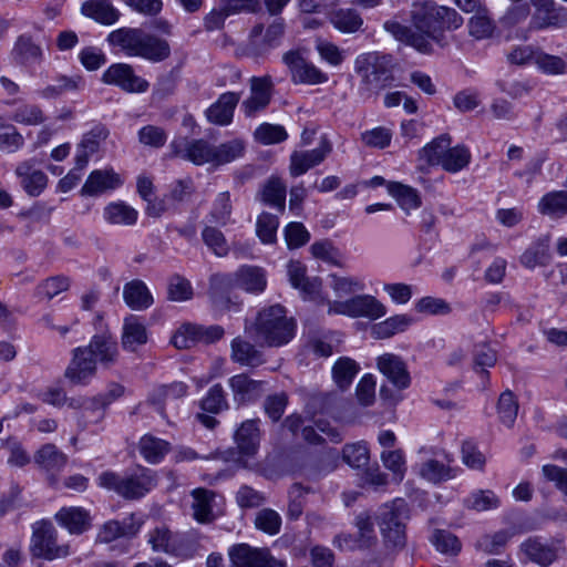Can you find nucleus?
I'll return each instance as SVG.
<instances>
[{
  "label": "nucleus",
  "mask_w": 567,
  "mask_h": 567,
  "mask_svg": "<svg viewBox=\"0 0 567 567\" xmlns=\"http://www.w3.org/2000/svg\"><path fill=\"white\" fill-rule=\"evenodd\" d=\"M231 210L230 194L228 192L219 193L207 216L208 223L217 226H226L230 220Z\"/></svg>",
  "instance_id": "49"
},
{
  "label": "nucleus",
  "mask_w": 567,
  "mask_h": 567,
  "mask_svg": "<svg viewBox=\"0 0 567 567\" xmlns=\"http://www.w3.org/2000/svg\"><path fill=\"white\" fill-rule=\"evenodd\" d=\"M109 136V130L103 125L94 126L90 132L85 133L78 145L75 157L84 159L89 164L90 157L95 154L101 144Z\"/></svg>",
  "instance_id": "36"
},
{
  "label": "nucleus",
  "mask_w": 567,
  "mask_h": 567,
  "mask_svg": "<svg viewBox=\"0 0 567 567\" xmlns=\"http://www.w3.org/2000/svg\"><path fill=\"white\" fill-rule=\"evenodd\" d=\"M278 226V217L264 212L257 219L256 231L262 243L272 244L276 240Z\"/></svg>",
  "instance_id": "63"
},
{
  "label": "nucleus",
  "mask_w": 567,
  "mask_h": 567,
  "mask_svg": "<svg viewBox=\"0 0 567 567\" xmlns=\"http://www.w3.org/2000/svg\"><path fill=\"white\" fill-rule=\"evenodd\" d=\"M497 413L504 425L512 426L514 424L518 413V402L512 391L506 390L499 395Z\"/></svg>",
  "instance_id": "57"
},
{
  "label": "nucleus",
  "mask_w": 567,
  "mask_h": 567,
  "mask_svg": "<svg viewBox=\"0 0 567 567\" xmlns=\"http://www.w3.org/2000/svg\"><path fill=\"white\" fill-rule=\"evenodd\" d=\"M148 543L156 553L187 557L194 551V544L187 535L173 533L165 525L157 526L150 532Z\"/></svg>",
  "instance_id": "10"
},
{
  "label": "nucleus",
  "mask_w": 567,
  "mask_h": 567,
  "mask_svg": "<svg viewBox=\"0 0 567 567\" xmlns=\"http://www.w3.org/2000/svg\"><path fill=\"white\" fill-rule=\"evenodd\" d=\"M539 212L542 214H566L567 213V192H551L543 196L539 202Z\"/></svg>",
  "instance_id": "61"
},
{
  "label": "nucleus",
  "mask_w": 567,
  "mask_h": 567,
  "mask_svg": "<svg viewBox=\"0 0 567 567\" xmlns=\"http://www.w3.org/2000/svg\"><path fill=\"white\" fill-rule=\"evenodd\" d=\"M12 62L17 65L29 66L43 61V50L30 34H20L10 52Z\"/></svg>",
  "instance_id": "23"
},
{
  "label": "nucleus",
  "mask_w": 567,
  "mask_h": 567,
  "mask_svg": "<svg viewBox=\"0 0 567 567\" xmlns=\"http://www.w3.org/2000/svg\"><path fill=\"white\" fill-rule=\"evenodd\" d=\"M413 320L408 315H396L373 326L372 333L378 339H386L405 331Z\"/></svg>",
  "instance_id": "46"
},
{
  "label": "nucleus",
  "mask_w": 567,
  "mask_h": 567,
  "mask_svg": "<svg viewBox=\"0 0 567 567\" xmlns=\"http://www.w3.org/2000/svg\"><path fill=\"white\" fill-rule=\"evenodd\" d=\"M102 81L109 85H115L127 93L146 92L148 82L136 75L132 65L126 63H114L110 65L102 75Z\"/></svg>",
  "instance_id": "14"
},
{
  "label": "nucleus",
  "mask_w": 567,
  "mask_h": 567,
  "mask_svg": "<svg viewBox=\"0 0 567 567\" xmlns=\"http://www.w3.org/2000/svg\"><path fill=\"white\" fill-rule=\"evenodd\" d=\"M239 100L240 94L236 92L220 94L218 100L207 109V120L220 126L230 124Z\"/></svg>",
  "instance_id": "27"
},
{
  "label": "nucleus",
  "mask_w": 567,
  "mask_h": 567,
  "mask_svg": "<svg viewBox=\"0 0 567 567\" xmlns=\"http://www.w3.org/2000/svg\"><path fill=\"white\" fill-rule=\"evenodd\" d=\"M128 520L130 522L124 520L123 523L117 520L106 522L100 529L96 542L107 544L123 536H134L138 527L134 525L132 518Z\"/></svg>",
  "instance_id": "44"
},
{
  "label": "nucleus",
  "mask_w": 567,
  "mask_h": 567,
  "mask_svg": "<svg viewBox=\"0 0 567 567\" xmlns=\"http://www.w3.org/2000/svg\"><path fill=\"white\" fill-rule=\"evenodd\" d=\"M287 272L291 286L299 289L306 299H316L321 289V279L318 277H308L306 266L300 261L291 260L287 265Z\"/></svg>",
  "instance_id": "24"
},
{
  "label": "nucleus",
  "mask_w": 567,
  "mask_h": 567,
  "mask_svg": "<svg viewBox=\"0 0 567 567\" xmlns=\"http://www.w3.org/2000/svg\"><path fill=\"white\" fill-rule=\"evenodd\" d=\"M440 10L434 2L426 1L414 4L411 12L412 23L416 31L395 20L385 21L383 28L395 40L414 48L421 53L432 52V41L441 43Z\"/></svg>",
  "instance_id": "1"
},
{
  "label": "nucleus",
  "mask_w": 567,
  "mask_h": 567,
  "mask_svg": "<svg viewBox=\"0 0 567 567\" xmlns=\"http://www.w3.org/2000/svg\"><path fill=\"white\" fill-rule=\"evenodd\" d=\"M354 70L369 90H381L392 81V58L379 52L364 53L355 59Z\"/></svg>",
  "instance_id": "7"
},
{
  "label": "nucleus",
  "mask_w": 567,
  "mask_h": 567,
  "mask_svg": "<svg viewBox=\"0 0 567 567\" xmlns=\"http://www.w3.org/2000/svg\"><path fill=\"white\" fill-rule=\"evenodd\" d=\"M54 518L72 535H81L91 527L90 513L83 507H62Z\"/></svg>",
  "instance_id": "29"
},
{
  "label": "nucleus",
  "mask_w": 567,
  "mask_h": 567,
  "mask_svg": "<svg viewBox=\"0 0 567 567\" xmlns=\"http://www.w3.org/2000/svg\"><path fill=\"white\" fill-rule=\"evenodd\" d=\"M550 259L549 237L543 236L532 243V245L522 254L519 260L525 268L534 269L538 266H547Z\"/></svg>",
  "instance_id": "34"
},
{
  "label": "nucleus",
  "mask_w": 567,
  "mask_h": 567,
  "mask_svg": "<svg viewBox=\"0 0 567 567\" xmlns=\"http://www.w3.org/2000/svg\"><path fill=\"white\" fill-rule=\"evenodd\" d=\"M471 161V153L465 146L457 145L449 147V152L441 164V166L451 173H456L468 165Z\"/></svg>",
  "instance_id": "60"
},
{
  "label": "nucleus",
  "mask_w": 567,
  "mask_h": 567,
  "mask_svg": "<svg viewBox=\"0 0 567 567\" xmlns=\"http://www.w3.org/2000/svg\"><path fill=\"white\" fill-rule=\"evenodd\" d=\"M255 526L268 535H277L280 532L281 517L276 511L264 508L256 514Z\"/></svg>",
  "instance_id": "64"
},
{
  "label": "nucleus",
  "mask_w": 567,
  "mask_h": 567,
  "mask_svg": "<svg viewBox=\"0 0 567 567\" xmlns=\"http://www.w3.org/2000/svg\"><path fill=\"white\" fill-rule=\"evenodd\" d=\"M193 497V517L200 524H208L215 519L213 512L216 493L212 489L197 487L190 493Z\"/></svg>",
  "instance_id": "31"
},
{
  "label": "nucleus",
  "mask_w": 567,
  "mask_h": 567,
  "mask_svg": "<svg viewBox=\"0 0 567 567\" xmlns=\"http://www.w3.org/2000/svg\"><path fill=\"white\" fill-rule=\"evenodd\" d=\"M408 519V505L402 498H396L381 508L378 525L388 555L395 556L405 548Z\"/></svg>",
  "instance_id": "6"
},
{
  "label": "nucleus",
  "mask_w": 567,
  "mask_h": 567,
  "mask_svg": "<svg viewBox=\"0 0 567 567\" xmlns=\"http://www.w3.org/2000/svg\"><path fill=\"white\" fill-rule=\"evenodd\" d=\"M172 156L188 161L195 165L213 164L215 146L204 138H176L169 144Z\"/></svg>",
  "instance_id": "12"
},
{
  "label": "nucleus",
  "mask_w": 567,
  "mask_h": 567,
  "mask_svg": "<svg viewBox=\"0 0 567 567\" xmlns=\"http://www.w3.org/2000/svg\"><path fill=\"white\" fill-rule=\"evenodd\" d=\"M124 394V386L120 383L112 382L107 385L106 391L94 396L90 404L86 405L85 412L94 414V422H99L104 417L105 409L115 400Z\"/></svg>",
  "instance_id": "38"
},
{
  "label": "nucleus",
  "mask_w": 567,
  "mask_h": 567,
  "mask_svg": "<svg viewBox=\"0 0 567 567\" xmlns=\"http://www.w3.org/2000/svg\"><path fill=\"white\" fill-rule=\"evenodd\" d=\"M148 336L145 324L136 316H128L124 319L122 330V347L126 351L134 352L140 346L147 342Z\"/></svg>",
  "instance_id": "32"
},
{
  "label": "nucleus",
  "mask_w": 567,
  "mask_h": 567,
  "mask_svg": "<svg viewBox=\"0 0 567 567\" xmlns=\"http://www.w3.org/2000/svg\"><path fill=\"white\" fill-rule=\"evenodd\" d=\"M331 151L332 146L330 142L322 140L317 148L305 152H292L289 165L290 175L298 177L306 174L310 168L322 163Z\"/></svg>",
  "instance_id": "18"
},
{
  "label": "nucleus",
  "mask_w": 567,
  "mask_h": 567,
  "mask_svg": "<svg viewBox=\"0 0 567 567\" xmlns=\"http://www.w3.org/2000/svg\"><path fill=\"white\" fill-rule=\"evenodd\" d=\"M451 142L450 135H440L420 151V159L427 165H441L446 152H449Z\"/></svg>",
  "instance_id": "45"
},
{
  "label": "nucleus",
  "mask_w": 567,
  "mask_h": 567,
  "mask_svg": "<svg viewBox=\"0 0 567 567\" xmlns=\"http://www.w3.org/2000/svg\"><path fill=\"white\" fill-rule=\"evenodd\" d=\"M84 348L96 360V363L104 368H110L117 361V342L109 332L93 336Z\"/></svg>",
  "instance_id": "22"
},
{
  "label": "nucleus",
  "mask_w": 567,
  "mask_h": 567,
  "mask_svg": "<svg viewBox=\"0 0 567 567\" xmlns=\"http://www.w3.org/2000/svg\"><path fill=\"white\" fill-rule=\"evenodd\" d=\"M534 12L529 21L530 30L561 28L567 24V9L554 0H530Z\"/></svg>",
  "instance_id": "13"
},
{
  "label": "nucleus",
  "mask_w": 567,
  "mask_h": 567,
  "mask_svg": "<svg viewBox=\"0 0 567 567\" xmlns=\"http://www.w3.org/2000/svg\"><path fill=\"white\" fill-rule=\"evenodd\" d=\"M296 320L287 316L280 305L262 308L255 321L246 326V332L259 346L281 347L289 343L296 334Z\"/></svg>",
  "instance_id": "3"
},
{
  "label": "nucleus",
  "mask_w": 567,
  "mask_h": 567,
  "mask_svg": "<svg viewBox=\"0 0 567 567\" xmlns=\"http://www.w3.org/2000/svg\"><path fill=\"white\" fill-rule=\"evenodd\" d=\"M389 193L406 213L421 206V198L417 190L410 186L394 182L389 185Z\"/></svg>",
  "instance_id": "48"
},
{
  "label": "nucleus",
  "mask_w": 567,
  "mask_h": 567,
  "mask_svg": "<svg viewBox=\"0 0 567 567\" xmlns=\"http://www.w3.org/2000/svg\"><path fill=\"white\" fill-rule=\"evenodd\" d=\"M97 485L124 499L135 501L144 497L157 485V475L155 471L144 466H137L124 474L105 471L97 476Z\"/></svg>",
  "instance_id": "5"
},
{
  "label": "nucleus",
  "mask_w": 567,
  "mask_h": 567,
  "mask_svg": "<svg viewBox=\"0 0 567 567\" xmlns=\"http://www.w3.org/2000/svg\"><path fill=\"white\" fill-rule=\"evenodd\" d=\"M200 409L204 412L218 414L228 409L225 391L220 384L213 385L207 394L200 400Z\"/></svg>",
  "instance_id": "56"
},
{
  "label": "nucleus",
  "mask_w": 567,
  "mask_h": 567,
  "mask_svg": "<svg viewBox=\"0 0 567 567\" xmlns=\"http://www.w3.org/2000/svg\"><path fill=\"white\" fill-rule=\"evenodd\" d=\"M354 525L358 528V548L368 549L377 543L374 523L368 512L357 515Z\"/></svg>",
  "instance_id": "51"
},
{
  "label": "nucleus",
  "mask_w": 567,
  "mask_h": 567,
  "mask_svg": "<svg viewBox=\"0 0 567 567\" xmlns=\"http://www.w3.org/2000/svg\"><path fill=\"white\" fill-rule=\"evenodd\" d=\"M378 369L398 389L404 390L411 383L404 361L396 354L384 353L378 358Z\"/></svg>",
  "instance_id": "21"
},
{
  "label": "nucleus",
  "mask_w": 567,
  "mask_h": 567,
  "mask_svg": "<svg viewBox=\"0 0 567 567\" xmlns=\"http://www.w3.org/2000/svg\"><path fill=\"white\" fill-rule=\"evenodd\" d=\"M265 381L254 380L246 373L236 374L228 380L234 401L238 404L258 400L265 391Z\"/></svg>",
  "instance_id": "20"
},
{
  "label": "nucleus",
  "mask_w": 567,
  "mask_h": 567,
  "mask_svg": "<svg viewBox=\"0 0 567 567\" xmlns=\"http://www.w3.org/2000/svg\"><path fill=\"white\" fill-rule=\"evenodd\" d=\"M420 475L434 484L447 481L454 476L453 470L437 460H427L422 463Z\"/></svg>",
  "instance_id": "58"
},
{
  "label": "nucleus",
  "mask_w": 567,
  "mask_h": 567,
  "mask_svg": "<svg viewBox=\"0 0 567 567\" xmlns=\"http://www.w3.org/2000/svg\"><path fill=\"white\" fill-rule=\"evenodd\" d=\"M329 315H343L351 318L377 320L386 313V309L371 295H358L344 301H328Z\"/></svg>",
  "instance_id": "9"
},
{
  "label": "nucleus",
  "mask_w": 567,
  "mask_h": 567,
  "mask_svg": "<svg viewBox=\"0 0 567 567\" xmlns=\"http://www.w3.org/2000/svg\"><path fill=\"white\" fill-rule=\"evenodd\" d=\"M267 286L266 272L257 266H241L235 272L216 274L210 278V298L214 306L221 310H230L236 306L227 296L238 288L249 293H259Z\"/></svg>",
  "instance_id": "2"
},
{
  "label": "nucleus",
  "mask_w": 567,
  "mask_h": 567,
  "mask_svg": "<svg viewBox=\"0 0 567 567\" xmlns=\"http://www.w3.org/2000/svg\"><path fill=\"white\" fill-rule=\"evenodd\" d=\"M10 118L23 125H39L44 122L42 110L35 104L22 103L18 105Z\"/></svg>",
  "instance_id": "59"
},
{
  "label": "nucleus",
  "mask_w": 567,
  "mask_h": 567,
  "mask_svg": "<svg viewBox=\"0 0 567 567\" xmlns=\"http://www.w3.org/2000/svg\"><path fill=\"white\" fill-rule=\"evenodd\" d=\"M244 152L245 143L239 138L221 143L220 145L215 146L214 165L219 166L230 163L241 157Z\"/></svg>",
  "instance_id": "53"
},
{
  "label": "nucleus",
  "mask_w": 567,
  "mask_h": 567,
  "mask_svg": "<svg viewBox=\"0 0 567 567\" xmlns=\"http://www.w3.org/2000/svg\"><path fill=\"white\" fill-rule=\"evenodd\" d=\"M70 287V279L66 276L59 275L47 278L38 285L35 293L39 297L51 300L59 293L66 291Z\"/></svg>",
  "instance_id": "62"
},
{
  "label": "nucleus",
  "mask_w": 567,
  "mask_h": 567,
  "mask_svg": "<svg viewBox=\"0 0 567 567\" xmlns=\"http://www.w3.org/2000/svg\"><path fill=\"white\" fill-rule=\"evenodd\" d=\"M286 184L276 176H271L260 190V198L264 204L278 209L280 213L286 207Z\"/></svg>",
  "instance_id": "39"
},
{
  "label": "nucleus",
  "mask_w": 567,
  "mask_h": 567,
  "mask_svg": "<svg viewBox=\"0 0 567 567\" xmlns=\"http://www.w3.org/2000/svg\"><path fill=\"white\" fill-rule=\"evenodd\" d=\"M511 537L512 534L507 530L485 534L476 540L475 548L487 555H498L503 551Z\"/></svg>",
  "instance_id": "50"
},
{
  "label": "nucleus",
  "mask_w": 567,
  "mask_h": 567,
  "mask_svg": "<svg viewBox=\"0 0 567 567\" xmlns=\"http://www.w3.org/2000/svg\"><path fill=\"white\" fill-rule=\"evenodd\" d=\"M103 216L112 225L132 226L137 221L138 213L124 202H114L105 206Z\"/></svg>",
  "instance_id": "41"
},
{
  "label": "nucleus",
  "mask_w": 567,
  "mask_h": 567,
  "mask_svg": "<svg viewBox=\"0 0 567 567\" xmlns=\"http://www.w3.org/2000/svg\"><path fill=\"white\" fill-rule=\"evenodd\" d=\"M230 359L243 367L258 368L266 362L264 352L256 344L236 337L230 343Z\"/></svg>",
  "instance_id": "26"
},
{
  "label": "nucleus",
  "mask_w": 567,
  "mask_h": 567,
  "mask_svg": "<svg viewBox=\"0 0 567 567\" xmlns=\"http://www.w3.org/2000/svg\"><path fill=\"white\" fill-rule=\"evenodd\" d=\"M229 567H286L281 560L270 555L267 548L251 547L248 544H237L229 549Z\"/></svg>",
  "instance_id": "11"
},
{
  "label": "nucleus",
  "mask_w": 567,
  "mask_h": 567,
  "mask_svg": "<svg viewBox=\"0 0 567 567\" xmlns=\"http://www.w3.org/2000/svg\"><path fill=\"white\" fill-rule=\"evenodd\" d=\"M495 29L496 23L487 8L474 12V16L468 20V32L476 40L491 38Z\"/></svg>",
  "instance_id": "43"
},
{
  "label": "nucleus",
  "mask_w": 567,
  "mask_h": 567,
  "mask_svg": "<svg viewBox=\"0 0 567 567\" xmlns=\"http://www.w3.org/2000/svg\"><path fill=\"white\" fill-rule=\"evenodd\" d=\"M258 424V419L246 420L235 432V442L241 454L252 456L257 453L260 443Z\"/></svg>",
  "instance_id": "30"
},
{
  "label": "nucleus",
  "mask_w": 567,
  "mask_h": 567,
  "mask_svg": "<svg viewBox=\"0 0 567 567\" xmlns=\"http://www.w3.org/2000/svg\"><path fill=\"white\" fill-rule=\"evenodd\" d=\"M24 145V138L17 127L0 117V151L14 153Z\"/></svg>",
  "instance_id": "54"
},
{
  "label": "nucleus",
  "mask_w": 567,
  "mask_h": 567,
  "mask_svg": "<svg viewBox=\"0 0 567 567\" xmlns=\"http://www.w3.org/2000/svg\"><path fill=\"white\" fill-rule=\"evenodd\" d=\"M272 81L271 78L252 76L250 79V96L241 103V110L247 117H252L256 113L265 110L271 100Z\"/></svg>",
  "instance_id": "17"
},
{
  "label": "nucleus",
  "mask_w": 567,
  "mask_h": 567,
  "mask_svg": "<svg viewBox=\"0 0 567 567\" xmlns=\"http://www.w3.org/2000/svg\"><path fill=\"white\" fill-rule=\"evenodd\" d=\"M81 10L84 16L106 25L115 23L121 16L112 4L99 0L85 1Z\"/></svg>",
  "instance_id": "40"
},
{
  "label": "nucleus",
  "mask_w": 567,
  "mask_h": 567,
  "mask_svg": "<svg viewBox=\"0 0 567 567\" xmlns=\"http://www.w3.org/2000/svg\"><path fill=\"white\" fill-rule=\"evenodd\" d=\"M437 551L444 555L456 556L462 550L461 540L451 532L435 529L430 538Z\"/></svg>",
  "instance_id": "52"
},
{
  "label": "nucleus",
  "mask_w": 567,
  "mask_h": 567,
  "mask_svg": "<svg viewBox=\"0 0 567 567\" xmlns=\"http://www.w3.org/2000/svg\"><path fill=\"white\" fill-rule=\"evenodd\" d=\"M34 463L49 475L51 484L56 481L55 475L64 468L68 456L54 444H44L34 454Z\"/></svg>",
  "instance_id": "25"
},
{
  "label": "nucleus",
  "mask_w": 567,
  "mask_h": 567,
  "mask_svg": "<svg viewBox=\"0 0 567 567\" xmlns=\"http://www.w3.org/2000/svg\"><path fill=\"white\" fill-rule=\"evenodd\" d=\"M16 174L20 178L22 188L30 196H39L47 187V175L35 168L32 161L20 163L16 168Z\"/></svg>",
  "instance_id": "28"
},
{
  "label": "nucleus",
  "mask_w": 567,
  "mask_h": 567,
  "mask_svg": "<svg viewBox=\"0 0 567 567\" xmlns=\"http://www.w3.org/2000/svg\"><path fill=\"white\" fill-rule=\"evenodd\" d=\"M112 47L120 48L127 56H137L152 63L165 61L171 55L169 43L141 28H120L107 35Z\"/></svg>",
  "instance_id": "4"
},
{
  "label": "nucleus",
  "mask_w": 567,
  "mask_h": 567,
  "mask_svg": "<svg viewBox=\"0 0 567 567\" xmlns=\"http://www.w3.org/2000/svg\"><path fill=\"white\" fill-rule=\"evenodd\" d=\"M97 363L84 347L72 351V359L64 371V377L73 384L86 385L96 375Z\"/></svg>",
  "instance_id": "15"
},
{
  "label": "nucleus",
  "mask_w": 567,
  "mask_h": 567,
  "mask_svg": "<svg viewBox=\"0 0 567 567\" xmlns=\"http://www.w3.org/2000/svg\"><path fill=\"white\" fill-rule=\"evenodd\" d=\"M284 63L291 72V80L295 83L321 84L328 81V75L321 72L317 66L308 63L299 51H288L282 56Z\"/></svg>",
  "instance_id": "16"
},
{
  "label": "nucleus",
  "mask_w": 567,
  "mask_h": 567,
  "mask_svg": "<svg viewBox=\"0 0 567 567\" xmlns=\"http://www.w3.org/2000/svg\"><path fill=\"white\" fill-rule=\"evenodd\" d=\"M138 450L143 458L150 464L159 463L171 450V444L152 434H145L138 442Z\"/></svg>",
  "instance_id": "37"
},
{
  "label": "nucleus",
  "mask_w": 567,
  "mask_h": 567,
  "mask_svg": "<svg viewBox=\"0 0 567 567\" xmlns=\"http://www.w3.org/2000/svg\"><path fill=\"white\" fill-rule=\"evenodd\" d=\"M55 84H50L40 91L43 99H55L65 92L80 91L84 87V79L79 75H59Z\"/></svg>",
  "instance_id": "42"
},
{
  "label": "nucleus",
  "mask_w": 567,
  "mask_h": 567,
  "mask_svg": "<svg viewBox=\"0 0 567 567\" xmlns=\"http://www.w3.org/2000/svg\"><path fill=\"white\" fill-rule=\"evenodd\" d=\"M30 550L37 558L54 560L71 554L69 544H58V532L51 522L41 520L32 526Z\"/></svg>",
  "instance_id": "8"
},
{
  "label": "nucleus",
  "mask_w": 567,
  "mask_h": 567,
  "mask_svg": "<svg viewBox=\"0 0 567 567\" xmlns=\"http://www.w3.org/2000/svg\"><path fill=\"white\" fill-rule=\"evenodd\" d=\"M522 551L528 559L540 567H548L557 558L556 549L539 538H528L520 545Z\"/></svg>",
  "instance_id": "35"
},
{
  "label": "nucleus",
  "mask_w": 567,
  "mask_h": 567,
  "mask_svg": "<svg viewBox=\"0 0 567 567\" xmlns=\"http://www.w3.org/2000/svg\"><path fill=\"white\" fill-rule=\"evenodd\" d=\"M360 370L359 364L351 358H339L332 367V377L341 390H346L352 383Z\"/></svg>",
  "instance_id": "47"
},
{
  "label": "nucleus",
  "mask_w": 567,
  "mask_h": 567,
  "mask_svg": "<svg viewBox=\"0 0 567 567\" xmlns=\"http://www.w3.org/2000/svg\"><path fill=\"white\" fill-rule=\"evenodd\" d=\"M123 299L133 310L148 309L153 302V296L144 281L134 279L123 287Z\"/></svg>",
  "instance_id": "33"
},
{
  "label": "nucleus",
  "mask_w": 567,
  "mask_h": 567,
  "mask_svg": "<svg viewBox=\"0 0 567 567\" xmlns=\"http://www.w3.org/2000/svg\"><path fill=\"white\" fill-rule=\"evenodd\" d=\"M332 24L342 32L358 31L363 20L354 9H338L331 16Z\"/></svg>",
  "instance_id": "55"
},
{
  "label": "nucleus",
  "mask_w": 567,
  "mask_h": 567,
  "mask_svg": "<svg viewBox=\"0 0 567 567\" xmlns=\"http://www.w3.org/2000/svg\"><path fill=\"white\" fill-rule=\"evenodd\" d=\"M123 185V179L113 168L94 169L81 188L82 196H99Z\"/></svg>",
  "instance_id": "19"
}]
</instances>
